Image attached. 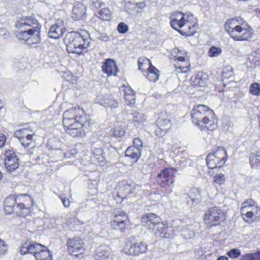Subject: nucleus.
Wrapping results in <instances>:
<instances>
[{
	"label": "nucleus",
	"mask_w": 260,
	"mask_h": 260,
	"mask_svg": "<svg viewBox=\"0 0 260 260\" xmlns=\"http://www.w3.org/2000/svg\"><path fill=\"white\" fill-rule=\"evenodd\" d=\"M127 222V216L124 213L116 214L111 221V226L114 229H124Z\"/></svg>",
	"instance_id": "obj_19"
},
{
	"label": "nucleus",
	"mask_w": 260,
	"mask_h": 260,
	"mask_svg": "<svg viewBox=\"0 0 260 260\" xmlns=\"http://www.w3.org/2000/svg\"><path fill=\"white\" fill-rule=\"evenodd\" d=\"M198 194L197 195V196L196 197L192 198V201H201V200L202 199V196L200 194V191H198Z\"/></svg>",
	"instance_id": "obj_56"
},
{
	"label": "nucleus",
	"mask_w": 260,
	"mask_h": 260,
	"mask_svg": "<svg viewBox=\"0 0 260 260\" xmlns=\"http://www.w3.org/2000/svg\"><path fill=\"white\" fill-rule=\"evenodd\" d=\"M240 213L243 221L248 224L260 220V207L251 199L245 200L242 203Z\"/></svg>",
	"instance_id": "obj_6"
},
{
	"label": "nucleus",
	"mask_w": 260,
	"mask_h": 260,
	"mask_svg": "<svg viewBox=\"0 0 260 260\" xmlns=\"http://www.w3.org/2000/svg\"><path fill=\"white\" fill-rule=\"evenodd\" d=\"M24 205L23 204H17V208L18 207H20V208H21L22 206H24Z\"/></svg>",
	"instance_id": "obj_63"
},
{
	"label": "nucleus",
	"mask_w": 260,
	"mask_h": 260,
	"mask_svg": "<svg viewBox=\"0 0 260 260\" xmlns=\"http://www.w3.org/2000/svg\"><path fill=\"white\" fill-rule=\"evenodd\" d=\"M0 157L2 160L0 164L3 165L8 172L12 173L16 170V154L14 150H6L4 158L2 155Z\"/></svg>",
	"instance_id": "obj_11"
},
{
	"label": "nucleus",
	"mask_w": 260,
	"mask_h": 260,
	"mask_svg": "<svg viewBox=\"0 0 260 260\" xmlns=\"http://www.w3.org/2000/svg\"><path fill=\"white\" fill-rule=\"evenodd\" d=\"M250 164L252 168H260V150L252 154L249 158Z\"/></svg>",
	"instance_id": "obj_29"
},
{
	"label": "nucleus",
	"mask_w": 260,
	"mask_h": 260,
	"mask_svg": "<svg viewBox=\"0 0 260 260\" xmlns=\"http://www.w3.org/2000/svg\"><path fill=\"white\" fill-rule=\"evenodd\" d=\"M98 38H99V39H100L103 41H104V42H107V41H109V40L108 36L105 33L101 34L100 36L98 37Z\"/></svg>",
	"instance_id": "obj_52"
},
{
	"label": "nucleus",
	"mask_w": 260,
	"mask_h": 260,
	"mask_svg": "<svg viewBox=\"0 0 260 260\" xmlns=\"http://www.w3.org/2000/svg\"><path fill=\"white\" fill-rule=\"evenodd\" d=\"M39 246V249L37 252H35V257L37 260H51V252L48 248L44 245H36Z\"/></svg>",
	"instance_id": "obj_21"
},
{
	"label": "nucleus",
	"mask_w": 260,
	"mask_h": 260,
	"mask_svg": "<svg viewBox=\"0 0 260 260\" xmlns=\"http://www.w3.org/2000/svg\"><path fill=\"white\" fill-rule=\"evenodd\" d=\"M139 248L138 245H125L123 250L126 254L137 255L139 254Z\"/></svg>",
	"instance_id": "obj_32"
},
{
	"label": "nucleus",
	"mask_w": 260,
	"mask_h": 260,
	"mask_svg": "<svg viewBox=\"0 0 260 260\" xmlns=\"http://www.w3.org/2000/svg\"><path fill=\"white\" fill-rule=\"evenodd\" d=\"M227 159V153L223 147L218 148L206 157V162L209 169H214L223 166Z\"/></svg>",
	"instance_id": "obj_9"
},
{
	"label": "nucleus",
	"mask_w": 260,
	"mask_h": 260,
	"mask_svg": "<svg viewBox=\"0 0 260 260\" xmlns=\"http://www.w3.org/2000/svg\"><path fill=\"white\" fill-rule=\"evenodd\" d=\"M85 6L82 4L78 3L73 8L72 17L75 20H80L85 15Z\"/></svg>",
	"instance_id": "obj_22"
},
{
	"label": "nucleus",
	"mask_w": 260,
	"mask_h": 260,
	"mask_svg": "<svg viewBox=\"0 0 260 260\" xmlns=\"http://www.w3.org/2000/svg\"><path fill=\"white\" fill-rule=\"evenodd\" d=\"M224 29L230 37L235 41H248L253 34L251 26L241 18L227 20L224 23Z\"/></svg>",
	"instance_id": "obj_4"
},
{
	"label": "nucleus",
	"mask_w": 260,
	"mask_h": 260,
	"mask_svg": "<svg viewBox=\"0 0 260 260\" xmlns=\"http://www.w3.org/2000/svg\"><path fill=\"white\" fill-rule=\"evenodd\" d=\"M141 186L134 183H128L125 181H121L118 183L115 188V200L117 203H121L123 200L132 193H137Z\"/></svg>",
	"instance_id": "obj_7"
},
{
	"label": "nucleus",
	"mask_w": 260,
	"mask_h": 260,
	"mask_svg": "<svg viewBox=\"0 0 260 260\" xmlns=\"http://www.w3.org/2000/svg\"><path fill=\"white\" fill-rule=\"evenodd\" d=\"M38 246L36 245H29L26 247V250L28 253H30L31 254H34V255L35 256V252H37L39 249Z\"/></svg>",
	"instance_id": "obj_46"
},
{
	"label": "nucleus",
	"mask_w": 260,
	"mask_h": 260,
	"mask_svg": "<svg viewBox=\"0 0 260 260\" xmlns=\"http://www.w3.org/2000/svg\"><path fill=\"white\" fill-rule=\"evenodd\" d=\"M72 242H73V241H71V240H69L68 242V244H70Z\"/></svg>",
	"instance_id": "obj_64"
},
{
	"label": "nucleus",
	"mask_w": 260,
	"mask_h": 260,
	"mask_svg": "<svg viewBox=\"0 0 260 260\" xmlns=\"http://www.w3.org/2000/svg\"><path fill=\"white\" fill-rule=\"evenodd\" d=\"M64 42L69 53L80 54L89 46L90 39L86 31H82V34L72 31L66 34Z\"/></svg>",
	"instance_id": "obj_5"
},
{
	"label": "nucleus",
	"mask_w": 260,
	"mask_h": 260,
	"mask_svg": "<svg viewBox=\"0 0 260 260\" xmlns=\"http://www.w3.org/2000/svg\"><path fill=\"white\" fill-rule=\"evenodd\" d=\"M16 202V197L10 196L7 198L5 201V206L7 208H14Z\"/></svg>",
	"instance_id": "obj_39"
},
{
	"label": "nucleus",
	"mask_w": 260,
	"mask_h": 260,
	"mask_svg": "<svg viewBox=\"0 0 260 260\" xmlns=\"http://www.w3.org/2000/svg\"><path fill=\"white\" fill-rule=\"evenodd\" d=\"M210 111L212 110L205 105L194 106L191 111L192 122L198 125L206 117Z\"/></svg>",
	"instance_id": "obj_13"
},
{
	"label": "nucleus",
	"mask_w": 260,
	"mask_h": 260,
	"mask_svg": "<svg viewBox=\"0 0 260 260\" xmlns=\"http://www.w3.org/2000/svg\"><path fill=\"white\" fill-rule=\"evenodd\" d=\"M158 230L155 234L160 238L172 239L177 232L180 230L178 221H173L169 224L162 223L158 224Z\"/></svg>",
	"instance_id": "obj_10"
},
{
	"label": "nucleus",
	"mask_w": 260,
	"mask_h": 260,
	"mask_svg": "<svg viewBox=\"0 0 260 260\" xmlns=\"http://www.w3.org/2000/svg\"><path fill=\"white\" fill-rule=\"evenodd\" d=\"M103 151L101 149H96L94 150L92 157L93 160L99 165L103 166L105 159L102 155Z\"/></svg>",
	"instance_id": "obj_30"
},
{
	"label": "nucleus",
	"mask_w": 260,
	"mask_h": 260,
	"mask_svg": "<svg viewBox=\"0 0 260 260\" xmlns=\"http://www.w3.org/2000/svg\"><path fill=\"white\" fill-rule=\"evenodd\" d=\"M8 36V32L5 28H0V37L6 38Z\"/></svg>",
	"instance_id": "obj_53"
},
{
	"label": "nucleus",
	"mask_w": 260,
	"mask_h": 260,
	"mask_svg": "<svg viewBox=\"0 0 260 260\" xmlns=\"http://www.w3.org/2000/svg\"><path fill=\"white\" fill-rule=\"evenodd\" d=\"M125 133V128L121 125L116 126L113 130V135L116 137L123 136Z\"/></svg>",
	"instance_id": "obj_40"
},
{
	"label": "nucleus",
	"mask_w": 260,
	"mask_h": 260,
	"mask_svg": "<svg viewBox=\"0 0 260 260\" xmlns=\"http://www.w3.org/2000/svg\"><path fill=\"white\" fill-rule=\"evenodd\" d=\"M137 5H138L139 7H144V4L143 3H140L139 4H137Z\"/></svg>",
	"instance_id": "obj_61"
},
{
	"label": "nucleus",
	"mask_w": 260,
	"mask_h": 260,
	"mask_svg": "<svg viewBox=\"0 0 260 260\" xmlns=\"http://www.w3.org/2000/svg\"><path fill=\"white\" fill-rule=\"evenodd\" d=\"M241 260H260V251L254 253H247L241 256Z\"/></svg>",
	"instance_id": "obj_37"
},
{
	"label": "nucleus",
	"mask_w": 260,
	"mask_h": 260,
	"mask_svg": "<svg viewBox=\"0 0 260 260\" xmlns=\"http://www.w3.org/2000/svg\"><path fill=\"white\" fill-rule=\"evenodd\" d=\"M108 100H110L109 96L99 95L95 99V103L103 107H106L109 104V103L107 102Z\"/></svg>",
	"instance_id": "obj_38"
},
{
	"label": "nucleus",
	"mask_w": 260,
	"mask_h": 260,
	"mask_svg": "<svg viewBox=\"0 0 260 260\" xmlns=\"http://www.w3.org/2000/svg\"><path fill=\"white\" fill-rule=\"evenodd\" d=\"M152 66L150 60L145 57H141L138 59L139 70L141 71L143 74Z\"/></svg>",
	"instance_id": "obj_27"
},
{
	"label": "nucleus",
	"mask_w": 260,
	"mask_h": 260,
	"mask_svg": "<svg viewBox=\"0 0 260 260\" xmlns=\"http://www.w3.org/2000/svg\"><path fill=\"white\" fill-rule=\"evenodd\" d=\"M176 71L178 73H186L190 69V64L188 61V66H186V61L182 60L177 61L175 64Z\"/></svg>",
	"instance_id": "obj_31"
},
{
	"label": "nucleus",
	"mask_w": 260,
	"mask_h": 260,
	"mask_svg": "<svg viewBox=\"0 0 260 260\" xmlns=\"http://www.w3.org/2000/svg\"><path fill=\"white\" fill-rule=\"evenodd\" d=\"M125 153L126 156L132 158L134 161H136L140 156L141 151L134 146H130L126 150Z\"/></svg>",
	"instance_id": "obj_28"
},
{
	"label": "nucleus",
	"mask_w": 260,
	"mask_h": 260,
	"mask_svg": "<svg viewBox=\"0 0 260 260\" xmlns=\"http://www.w3.org/2000/svg\"><path fill=\"white\" fill-rule=\"evenodd\" d=\"M227 255L231 258H237L240 255V251L238 249L234 248L229 251Z\"/></svg>",
	"instance_id": "obj_45"
},
{
	"label": "nucleus",
	"mask_w": 260,
	"mask_h": 260,
	"mask_svg": "<svg viewBox=\"0 0 260 260\" xmlns=\"http://www.w3.org/2000/svg\"><path fill=\"white\" fill-rule=\"evenodd\" d=\"M80 245H68V250L69 253L73 255H78L82 253V247Z\"/></svg>",
	"instance_id": "obj_36"
},
{
	"label": "nucleus",
	"mask_w": 260,
	"mask_h": 260,
	"mask_svg": "<svg viewBox=\"0 0 260 260\" xmlns=\"http://www.w3.org/2000/svg\"><path fill=\"white\" fill-rule=\"evenodd\" d=\"M20 253L21 254H25L28 253L27 251V250H26V247L25 248L24 247L23 249H21Z\"/></svg>",
	"instance_id": "obj_59"
},
{
	"label": "nucleus",
	"mask_w": 260,
	"mask_h": 260,
	"mask_svg": "<svg viewBox=\"0 0 260 260\" xmlns=\"http://www.w3.org/2000/svg\"><path fill=\"white\" fill-rule=\"evenodd\" d=\"M6 245H0V254L3 253Z\"/></svg>",
	"instance_id": "obj_60"
},
{
	"label": "nucleus",
	"mask_w": 260,
	"mask_h": 260,
	"mask_svg": "<svg viewBox=\"0 0 260 260\" xmlns=\"http://www.w3.org/2000/svg\"><path fill=\"white\" fill-rule=\"evenodd\" d=\"M171 54L176 58L177 61L185 60L186 66H188L189 57L187 52L185 50H181L178 48H175L172 51Z\"/></svg>",
	"instance_id": "obj_25"
},
{
	"label": "nucleus",
	"mask_w": 260,
	"mask_h": 260,
	"mask_svg": "<svg viewBox=\"0 0 260 260\" xmlns=\"http://www.w3.org/2000/svg\"><path fill=\"white\" fill-rule=\"evenodd\" d=\"M29 130L27 128L20 129L19 131V134H22L23 136H20L19 140L21 144L25 147H28L32 143V136L28 133ZM17 138L18 136H17Z\"/></svg>",
	"instance_id": "obj_23"
},
{
	"label": "nucleus",
	"mask_w": 260,
	"mask_h": 260,
	"mask_svg": "<svg viewBox=\"0 0 260 260\" xmlns=\"http://www.w3.org/2000/svg\"><path fill=\"white\" fill-rule=\"evenodd\" d=\"M66 28L63 21L60 19L56 20L55 23L51 25L48 32L49 37L57 39L64 34Z\"/></svg>",
	"instance_id": "obj_18"
},
{
	"label": "nucleus",
	"mask_w": 260,
	"mask_h": 260,
	"mask_svg": "<svg viewBox=\"0 0 260 260\" xmlns=\"http://www.w3.org/2000/svg\"><path fill=\"white\" fill-rule=\"evenodd\" d=\"M248 91L249 94L253 96L258 97L260 96V83L253 82L249 87Z\"/></svg>",
	"instance_id": "obj_33"
},
{
	"label": "nucleus",
	"mask_w": 260,
	"mask_h": 260,
	"mask_svg": "<svg viewBox=\"0 0 260 260\" xmlns=\"http://www.w3.org/2000/svg\"><path fill=\"white\" fill-rule=\"evenodd\" d=\"M224 220V211L218 207L209 209L204 214V221L210 226L218 225Z\"/></svg>",
	"instance_id": "obj_8"
},
{
	"label": "nucleus",
	"mask_w": 260,
	"mask_h": 260,
	"mask_svg": "<svg viewBox=\"0 0 260 260\" xmlns=\"http://www.w3.org/2000/svg\"><path fill=\"white\" fill-rule=\"evenodd\" d=\"M171 26L183 36H193L198 29V19L191 13H173L170 17Z\"/></svg>",
	"instance_id": "obj_3"
},
{
	"label": "nucleus",
	"mask_w": 260,
	"mask_h": 260,
	"mask_svg": "<svg viewBox=\"0 0 260 260\" xmlns=\"http://www.w3.org/2000/svg\"><path fill=\"white\" fill-rule=\"evenodd\" d=\"M125 100L126 102V103L128 105H134L135 103V94H131L124 96Z\"/></svg>",
	"instance_id": "obj_43"
},
{
	"label": "nucleus",
	"mask_w": 260,
	"mask_h": 260,
	"mask_svg": "<svg viewBox=\"0 0 260 260\" xmlns=\"http://www.w3.org/2000/svg\"><path fill=\"white\" fill-rule=\"evenodd\" d=\"M93 3L94 7L98 9L96 16L99 19L104 21H109L112 19V12L105 3L101 0H93Z\"/></svg>",
	"instance_id": "obj_14"
},
{
	"label": "nucleus",
	"mask_w": 260,
	"mask_h": 260,
	"mask_svg": "<svg viewBox=\"0 0 260 260\" xmlns=\"http://www.w3.org/2000/svg\"><path fill=\"white\" fill-rule=\"evenodd\" d=\"M149 81L155 82L158 79L159 76V72L157 68L153 65L144 72L143 74Z\"/></svg>",
	"instance_id": "obj_26"
},
{
	"label": "nucleus",
	"mask_w": 260,
	"mask_h": 260,
	"mask_svg": "<svg viewBox=\"0 0 260 260\" xmlns=\"http://www.w3.org/2000/svg\"><path fill=\"white\" fill-rule=\"evenodd\" d=\"M5 210L8 214H10L13 211L14 208H7V207L5 206Z\"/></svg>",
	"instance_id": "obj_57"
},
{
	"label": "nucleus",
	"mask_w": 260,
	"mask_h": 260,
	"mask_svg": "<svg viewBox=\"0 0 260 260\" xmlns=\"http://www.w3.org/2000/svg\"><path fill=\"white\" fill-rule=\"evenodd\" d=\"M6 141V136L3 134H0V148L3 147Z\"/></svg>",
	"instance_id": "obj_51"
},
{
	"label": "nucleus",
	"mask_w": 260,
	"mask_h": 260,
	"mask_svg": "<svg viewBox=\"0 0 260 260\" xmlns=\"http://www.w3.org/2000/svg\"><path fill=\"white\" fill-rule=\"evenodd\" d=\"M107 102H108L109 104L106 107H105V108L110 107V108H116L118 106V102L110 97V100L107 101Z\"/></svg>",
	"instance_id": "obj_48"
},
{
	"label": "nucleus",
	"mask_w": 260,
	"mask_h": 260,
	"mask_svg": "<svg viewBox=\"0 0 260 260\" xmlns=\"http://www.w3.org/2000/svg\"><path fill=\"white\" fill-rule=\"evenodd\" d=\"M77 150L75 148H73V149H71V150H70V151L67 152L64 155H65V156L67 157H72L74 155L77 154Z\"/></svg>",
	"instance_id": "obj_50"
},
{
	"label": "nucleus",
	"mask_w": 260,
	"mask_h": 260,
	"mask_svg": "<svg viewBox=\"0 0 260 260\" xmlns=\"http://www.w3.org/2000/svg\"><path fill=\"white\" fill-rule=\"evenodd\" d=\"M3 104L2 102V101L0 100V111L1 110V109L3 108Z\"/></svg>",
	"instance_id": "obj_62"
},
{
	"label": "nucleus",
	"mask_w": 260,
	"mask_h": 260,
	"mask_svg": "<svg viewBox=\"0 0 260 260\" xmlns=\"http://www.w3.org/2000/svg\"><path fill=\"white\" fill-rule=\"evenodd\" d=\"M222 53V49L220 47L214 46H211L208 52V55L210 57L219 56Z\"/></svg>",
	"instance_id": "obj_35"
},
{
	"label": "nucleus",
	"mask_w": 260,
	"mask_h": 260,
	"mask_svg": "<svg viewBox=\"0 0 260 260\" xmlns=\"http://www.w3.org/2000/svg\"><path fill=\"white\" fill-rule=\"evenodd\" d=\"M117 30L120 34H125L128 30V26L124 22H120L117 26Z\"/></svg>",
	"instance_id": "obj_42"
},
{
	"label": "nucleus",
	"mask_w": 260,
	"mask_h": 260,
	"mask_svg": "<svg viewBox=\"0 0 260 260\" xmlns=\"http://www.w3.org/2000/svg\"><path fill=\"white\" fill-rule=\"evenodd\" d=\"M155 134L158 137L164 136L171 127V120L165 114L161 115L156 121Z\"/></svg>",
	"instance_id": "obj_16"
},
{
	"label": "nucleus",
	"mask_w": 260,
	"mask_h": 260,
	"mask_svg": "<svg viewBox=\"0 0 260 260\" xmlns=\"http://www.w3.org/2000/svg\"><path fill=\"white\" fill-rule=\"evenodd\" d=\"M133 121L136 124H143L146 121V116L138 112H134L133 113Z\"/></svg>",
	"instance_id": "obj_34"
},
{
	"label": "nucleus",
	"mask_w": 260,
	"mask_h": 260,
	"mask_svg": "<svg viewBox=\"0 0 260 260\" xmlns=\"http://www.w3.org/2000/svg\"><path fill=\"white\" fill-rule=\"evenodd\" d=\"M207 81V75L204 73H199L194 77L192 78L191 83L196 87H204L206 86Z\"/></svg>",
	"instance_id": "obj_24"
},
{
	"label": "nucleus",
	"mask_w": 260,
	"mask_h": 260,
	"mask_svg": "<svg viewBox=\"0 0 260 260\" xmlns=\"http://www.w3.org/2000/svg\"><path fill=\"white\" fill-rule=\"evenodd\" d=\"M138 247H139V253H142L145 252L147 250V245H138Z\"/></svg>",
	"instance_id": "obj_55"
},
{
	"label": "nucleus",
	"mask_w": 260,
	"mask_h": 260,
	"mask_svg": "<svg viewBox=\"0 0 260 260\" xmlns=\"http://www.w3.org/2000/svg\"><path fill=\"white\" fill-rule=\"evenodd\" d=\"M177 170L173 168H167L162 170L157 176V181L162 187L170 186L174 181V176Z\"/></svg>",
	"instance_id": "obj_12"
},
{
	"label": "nucleus",
	"mask_w": 260,
	"mask_h": 260,
	"mask_svg": "<svg viewBox=\"0 0 260 260\" xmlns=\"http://www.w3.org/2000/svg\"><path fill=\"white\" fill-rule=\"evenodd\" d=\"M229 258L228 257L225 256H219L216 260H228Z\"/></svg>",
	"instance_id": "obj_58"
},
{
	"label": "nucleus",
	"mask_w": 260,
	"mask_h": 260,
	"mask_svg": "<svg viewBox=\"0 0 260 260\" xmlns=\"http://www.w3.org/2000/svg\"><path fill=\"white\" fill-rule=\"evenodd\" d=\"M201 131H213L217 127V120L213 110L210 111L205 118L197 125Z\"/></svg>",
	"instance_id": "obj_17"
},
{
	"label": "nucleus",
	"mask_w": 260,
	"mask_h": 260,
	"mask_svg": "<svg viewBox=\"0 0 260 260\" xmlns=\"http://www.w3.org/2000/svg\"><path fill=\"white\" fill-rule=\"evenodd\" d=\"M214 181L215 183L221 185L224 184L225 182V177L224 175L222 173H219L216 174L214 177Z\"/></svg>",
	"instance_id": "obj_41"
},
{
	"label": "nucleus",
	"mask_w": 260,
	"mask_h": 260,
	"mask_svg": "<svg viewBox=\"0 0 260 260\" xmlns=\"http://www.w3.org/2000/svg\"><path fill=\"white\" fill-rule=\"evenodd\" d=\"M61 201L64 207H69L70 206V202L68 199L66 198H62Z\"/></svg>",
	"instance_id": "obj_54"
},
{
	"label": "nucleus",
	"mask_w": 260,
	"mask_h": 260,
	"mask_svg": "<svg viewBox=\"0 0 260 260\" xmlns=\"http://www.w3.org/2000/svg\"><path fill=\"white\" fill-rule=\"evenodd\" d=\"M141 222L143 225L147 226L150 230H152L155 234V231L157 232L158 228V225L160 222V218L154 213H147L141 217Z\"/></svg>",
	"instance_id": "obj_15"
},
{
	"label": "nucleus",
	"mask_w": 260,
	"mask_h": 260,
	"mask_svg": "<svg viewBox=\"0 0 260 260\" xmlns=\"http://www.w3.org/2000/svg\"><path fill=\"white\" fill-rule=\"evenodd\" d=\"M102 69V71L108 76H116L118 72L115 62L111 59H106L103 63Z\"/></svg>",
	"instance_id": "obj_20"
},
{
	"label": "nucleus",
	"mask_w": 260,
	"mask_h": 260,
	"mask_svg": "<svg viewBox=\"0 0 260 260\" xmlns=\"http://www.w3.org/2000/svg\"><path fill=\"white\" fill-rule=\"evenodd\" d=\"M41 25L32 17L21 19L17 23V36L31 47H37L41 42Z\"/></svg>",
	"instance_id": "obj_2"
},
{
	"label": "nucleus",
	"mask_w": 260,
	"mask_h": 260,
	"mask_svg": "<svg viewBox=\"0 0 260 260\" xmlns=\"http://www.w3.org/2000/svg\"><path fill=\"white\" fill-rule=\"evenodd\" d=\"M62 123L66 132L73 137L84 135L90 125L84 111L79 107L72 108L64 111Z\"/></svg>",
	"instance_id": "obj_1"
},
{
	"label": "nucleus",
	"mask_w": 260,
	"mask_h": 260,
	"mask_svg": "<svg viewBox=\"0 0 260 260\" xmlns=\"http://www.w3.org/2000/svg\"><path fill=\"white\" fill-rule=\"evenodd\" d=\"M135 5L136 4L134 1H128L125 0L124 8L125 10L128 11L129 10H133L135 8Z\"/></svg>",
	"instance_id": "obj_44"
},
{
	"label": "nucleus",
	"mask_w": 260,
	"mask_h": 260,
	"mask_svg": "<svg viewBox=\"0 0 260 260\" xmlns=\"http://www.w3.org/2000/svg\"><path fill=\"white\" fill-rule=\"evenodd\" d=\"M134 146L136 148H139V151H141V148L143 146L142 141L138 138H135L133 140Z\"/></svg>",
	"instance_id": "obj_49"
},
{
	"label": "nucleus",
	"mask_w": 260,
	"mask_h": 260,
	"mask_svg": "<svg viewBox=\"0 0 260 260\" xmlns=\"http://www.w3.org/2000/svg\"><path fill=\"white\" fill-rule=\"evenodd\" d=\"M122 90L124 92V96L135 93L134 90L129 86L123 85Z\"/></svg>",
	"instance_id": "obj_47"
}]
</instances>
